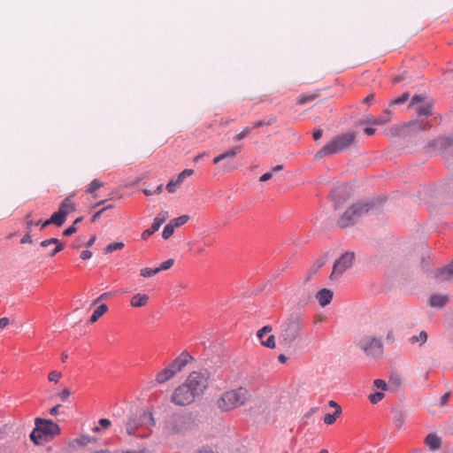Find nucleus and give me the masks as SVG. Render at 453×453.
<instances>
[{
    "label": "nucleus",
    "instance_id": "obj_27",
    "mask_svg": "<svg viewBox=\"0 0 453 453\" xmlns=\"http://www.w3.org/2000/svg\"><path fill=\"white\" fill-rule=\"evenodd\" d=\"M317 97H318V95H316V94L301 95L297 98V104L300 105H303L309 102L315 100Z\"/></svg>",
    "mask_w": 453,
    "mask_h": 453
},
{
    "label": "nucleus",
    "instance_id": "obj_32",
    "mask_svg": "<svg viewBox=\"0 0 453 453\" xmlns=\"http://www.w3.org/2000/svg\"><path fill=\"white\" fill-rule=\"evenodd\" d=\"M426 340L427 334L425 331H422L418 335H415L411 338V343L419 342L420 344H423L426 342Z\"/></svg>",
    "mask_w": 453,
    "mask_h": 453
},
{
    "label": "nucleus",
    "instance_id": "obj_53",
    "mask_svg": "<svg viewBox=\"0 0 453 453\" xmlns=\"http://www.w3.org/2000/svg\"><path fill=\"white\" fill-rule=\"evenodd\" d=\"M273 121H268L267 123H265V121L263 120H258V121H256L253 123V128H258L264 125H270Z\"/></svg>",
    "mask_w": 453,
    "mask_h": 453
},
{
    "label": "nucleus",
    "instance_id": "obj_24",
    "mask_svg": "<svg viewBox=\"0 0 453 453\" xmlns=\"http://www.w3.org/2000/svg\"><path fill=\"white\" fill-rule=\"evenodd\" d=\"M104 186V183L97 179L93 180L88 186L86 192L93 195L96 198L95 192Z\"/></svg>",
    "mask_w": 453,
    "mask_h": 453
},
{
    "label": "nucleus",
    "instance_id": "obj_62",
    "mask_svg": "<svg viewBox=\"0 0 453 453\" xmlns=\"http://www.w3.org/2000/svg\"><path fill=\"white\" fill-rule=\"evenodd\" d=\"M96 242V236H92L87 242V247H91Z\"/></svg>",
    "mask_w": 453,
    "mask_h": 453
},
{
    "label": "nucleus",
    "instance_id": "obj_49",
    "mask_svg": "<svg viewBox=\"0 0 453 453\" xmlns=\"http://www.w3.org/2000/svg\"><path fill=\"white\" fill-rule=\"evenodd\" d=\"M20 242L21 243H31L32 242L29 230H27V233L21 238Z\"/></svg>",
    "mask_w": 453,
    "mask_h": 453
},
{
    "label": "nucleus",
    "instance_id": "obj_56",
    "mask_svg": "<svg viewBox=\"0 0 453 453\" xmlns=\"http://www.w3.org/2000/svg\"><path fill=\"white\" fill-rule=\"evenodd\" d=\"M449 393H445L441 397V405L443 406L447 403V402L449 401Z\"/></svg>",
    "mask_w": 453,
    "mask_h": 453
},
{
    "label": "nucleus",
    "instance_id": "obj_54",
    "mask_svg": "<svg viewBox=\"0 0 453 453\" xmlns=\"http://www.w3.org/2000/svg\"><path fill=\"white\" fill-rule=\"evenodd\" d=\"M10 323V319L8 318H1L0 319V328L3 329L7 326Z\"/></svg>",
    "mask_w": 453,
    "mask_h": 453
},
{
    "label": "nucleus",
    "instance_id": "obj_46",
    "mask_svg": "<svg viewBox=\"0 0 453 453\" xmlns=\"http://www.w3.org/2000/svg\"><path fill=\"white\" fill-rule=\"evenodd\" d=\"M404 423L403 416L399 413L395 418V424L398 428H401Z\"/></svg>",
    "mask_w": 453,
    "mask_h": 453
},
{
    "label": "nucleus",
    "instance_id": "obj_25",
    "mask_svg": "<svg viewBox=\"0 0 453 453\" xmlns=\"http://www.w3.org/2000/svg\"><path fill=\"white\" fill-rule=\"evenodd\" d=\"M124 247H125V243L123 242H112V243L108 244L104 248V254H110V253H111L113 251L120 250Z\"/></svg>",
    "mask_w": 453,
    "mask_h": 453
},
{
    "label": "nucleus",
    "instance_id": "obj_11",
    "mask_svg": "<svg viewBox=\"0 0 453 453\" xmlns=\"http://www.w3.org/2000/svg\"><path fill=\"white\" fill-rule=\"evenodd\" d=\"M426 96L423 95L414 96L411 102V106H415L424 103L416 107V112L418 116H429L432 114V105L429 103H425Z\"/></svg>",
    "mask_w": 453,
    "mask_h": 453
},
{
    "label": "nucleus",
    "instance_id": "obj_5",
    "mask_svg": "<svg viewBox=\"0 0 453 453\" xmlns=\"http://www.w3.org/2000/svg\"><path fill=\"white\" fill-rule=\"evenodd\" d=\"M194 426V421L188 415L173 416L165 425L164 433L167 436L184 434Z\"/></svg>",
    "mask_w": 453,
    "mask_h": 453
},
{
    "label": "nucleus",
    "instance_id": "obj_6",
    "mask_svg": "<svg viewBox=\"0 0 453 453\" xmlns=\"http://www.w3.org/2000/svg\"><path fill=\"white\" fill-rule=\"evenodd\" d=\"M191 357L186 351L180 353L167 367L156 375V381L163 384L171 380L176 373L180 372L189 362Z\"/></svg>",
    "mask_w": 453,
    "mask_h": 453
},
{
    "label": "nucleus",
    "instance_id": "obj_41",
    "mask_svg": "<svg viewBox=\"0 0 453 453\" xmlns=\"http://www.w3.org/2000/svg\"><path fill=\"white\" fill-rule=\"evenodd\" d=\"M409 97H410V94L404 93L402 96H400L399 97L395 98L393 101V104H403L409 99Z\"/></svg>",
    "mask_w": 453,
    "mask_h": 453
},
{
    "label": "nucleus",
    "instance_id": "obj_28",
    "mask_svg": "<svg viewBox=\"0 0 453 453\" xmlns=\"http://www.w3.org/2000/svg\"><path fill=\"white\" fill-rule=\"evenodd\" d=\"M174 229H175V227H174L173 223L169 222L164 227V230H163V233H162V237L164 239H165V240L170 238L173 235V234L174 233Z\"/></svg>",
    "mask_w": 453,
    "mask_h": 453
},
{
    "label": "nucleus",
    "instance_id": "obj_22",
    "mask_svg": "<svg viewBox=\"0 0 453 453\" xmlns=\"http://www.w3.org/2000/svg\"><path fill=\"white\" fill-rule=\"evenodd\" d=\"M426 444L430 449L436 450L441 447V440L437 435L431 434L426 436Z\"/></svg>",
    "mask_w": 453,
    "mask_h": 453
},
{
    "label": "nucleus",
    "instance_id": "obj_34",
    "mask_svg": "<svg viewBox=\"0 0 453 453\" xmlns=\"http://www.w3.org/2000/svg\"><path fill=\"white\" fill-rule=\"evenodd\" d=\"M194 173V171L191 170V169H185L184 171H182L178 176L177 178L175 179L177 180V182L179 183H182L184 181V180L189 176H191L192 174Z\"/></svg>",
    "mask_w": 453,
    "mask_h": 453
},
{
    "label": "nucleus",
    "instance_id": "obj_16",
    "mask_svg": "<svg viewBox=\"0 0 453 453\" xmlns=\"http://www.w3.org/2000/svg\"><path fill=\"white\" fill-rule=\"evenodd\" d=\"M65 219L66 216H65L59 210H58V211L54 212L49 219L45 220L42 224V228H44L51 224L61 226L65 222Z\"/></svg>",
    "mask_w": 453,
    "mask_h": 453
},
{
    "label": "nucleus",
    "instance_id": "obj_36",
    "mask_svg": "<svg viewBox=\"0 0 453 453\" xmlns=\"http://www.w3.org/2000/svg\"><path fill=\"white\" fill-rule=\"evenodd\" d=\"M383 397H384V393H382V392H376V393L369 395V396H368L370 402L373 404H376L379 402H380L383 399Z\"/></svg>",
    "mask_w": 453,
    "mask_h": 453
},
{
    "label": "nucleus",
    "instance_id": "obj_33",
    "mask_svg": "<svg viewBox=\"0 0 453 453\" xmlns=\"http://www.w3.org/2000/svg\"><path fill=\"white\" fill-rule=\"evenodd\" d=\"M189 217L188 215H182L180 217L172 219L170 222L173 223L174 227H179L188 222Z\"/></svg>",
    "mask_w": 453,
    "mask_h": 453
},
{
    "label": "nucleus",
    "instance_id": "obj_30",
    "mask_svg": "<svg viewBox=\"0 0 453 453\" xmlns=\"http://www.w3.org/2000/svg\"><path fill=\"white\" fill-rule=\"evenodd\" d=\"M157 273H158V269L157 267L156 268L145 267V268H142L140 270L141 276H142L144 278L152 277V276L156 275Z\"/></svg>",
    "mask_w": 453,
    "mask_h": 453
},
{
    "label": "nucleus",
    "instance_id": "obj_55",
    "mask_svg": "<svg viewBox=\"0 0 453 453\" xmlns=\"http://www.w3.org/2000/svg\"><path fill=\"white\" fill-rule=\"evenodd\" d=\"M273 177V172H268L260 177V181H266Z\"/></svg>",
    "mask_w": 453,
    "mask_h": 453
},
{
    "label": "nucleus",
    "instance_id": "obj_3",
    "mask_svg": "<svg viewBox=\"0 0 453 453\" xmlns=\"http://www.w3.org/2000/svg\"><path fill=\"white\" fill-rule=\"evenodd\" d=\"M304 322L300 315L293 314L280 326L279 334L280 342L289 345L299 338L303 333Z\"/></svg>",
    "mask_w": 453,
    "mask_h": 453
},
{
    "label": "nucleus",
    "instance_id": "obj_15",
    "mask_svg": "<svg viewBox=\"0 0 453 453\" xmlns=\"http://www.w3.org/2000/svg\"><path fill=\"white\" fill-rule=\"evenodd\" d=\"M334 293L328 288H322L316 295V299L321 307H325L329 304L333 299Z\"/></svg>",
    "mask_w": 453,
    "mask_h": 453
},
{
    "label": "nucleus",
    "instance_id": "obj_61",
    "mask_svg": "<svg viewBox=\"0 0 453 453\" xmlns=\"http://www.w3.org/2000/svg\"><path fill=\"white\" fill-rule=\"evenodd\" d=\"M365 133L367 135H372V134H374V133H375V129H374V128H372V127H366V128L365 129Z\"/></svg>",
    "mask_w": 453,
    "mask_h": 453
},
{
    "label": "nucleus",
    "instance_id": "obj_58",
    "mask_svg": "<svg viewBox=\"0 0 453 453\" xmlns=\"http://www.w3.org/2000/svg\"><path fill=\"white\" fill-rule=\"evenodd\" d=\"M233 121H234V119H221L219 121V125L222 127H226V126H228Z\"/></svg>",
    "mask_w": 453,
    "mask_h": 453
},
{
    "label": "nucleus",
    "instance_id": "obj_47",
    "mask_svg": "<svg viewBox=\"0 0 453 453\" xmlns=\"http://www.w3.org/2000/svg\"><path fill=\"white\" fill-rule=\"evenodd\" d=\"M404 128L405 127L403 126L393 127H391L392 134L393 135H399V134H401L403 132Z\"/></svg>",
    "mask_w": 453,
    "mask_h": 453
},
{
    "label": "nucleus",
    "instance_id": "obj_14",
    "mask_svg": "<svg viewBox=\"0 0 453 453\" xmlns=\"http://www.w3.org/2000/svg\"><path fill=\"white\" fill-rule=\"evenodd\" d=\"M40 245L42 247V248H47L50 245H55V247L53 248V250H50L49 251V257H54L56 254H58V252H60L63 249H64V246L63 244L59 242L58 239L57 238H50V239H48V240H44L42 241Z\"/></svg>",
    "mask_w": 453,
    "mask_h": 453
},
{
    "label": "nucleus",
    "instance_id": "obj_43",
    "mask_svg": "<svg viewBox=\"0 0 453 453\" xmlns=\"http://www.w3.org/2000/svg\"><path fill=\"white\" fill-rule=\"evenodd\" d=\"M71 395V392L68 388H64L58 396L62 402H66Z\"/></svg>",
    "mask_w": 453,
    "mask_h": 453
},
{
    "label": "nucleus",
    "instance_id": "obj_64",
    "mask_svg": "<svg viewBox=\"0 0 453 453\" xmlns=\"http://www.w3.org/2000/svg\"><path fill=\"white\" fill-rule=\"evenodd\" d=\"M100 216H101V211H97V212H96V213L93 215V217H92V219H91V221H92V222H95L96 220H97V219H99V217H100Z\"/></svg>",
    "mask_w": 453,
    "mask_h": 453
},
{
    "label": "nucleus",
    "instance_id": "obj_39",
    "mask_svg": "<svg viewBox=\"0 0 453 453\" xmlns=\"http://www.w3.org/2000/svg\"><path fill=\"white\" fill-rule=\"evenodd\" d=\"M373 385L376 388L380 389L382 391L388 390V385L385 380L377 379L373 381Z\"/></svg>",
    "mask_w": 453,
    "mask_h": 453
},
{
    "label": "nucleus",
    "instance_id": "obj_8",
    "mask_svg": "<svg viewBox=\"0 0 453 453\" xmlns=\"http://www.w3.org/2000/svg\"><path fill=\"white\" fill-rule=\"evenodd\" d=\"M37 434H42L47 438H52L60 434L59 426L50 419L35 418V428L30 434V439L35 440Z\"/></svg>",
    "mask_w": 453,
    "mask_h": 453
},
{
    "label": "nucleus",
    "instance_id": "obj_12",
    "mask_svg": "<svg viewBox=\"0 0 453 453\" xmlns=\"http://www.w3.org/2000/svg\"><path fill=\"white\" fill-rule=\"evenodd\" d=\"M169 218L168 211H160L157 217L154 219L152 226L150 228L144 230L142 234V238L143 240H147L151 234L157 232L162 224Z\"/></svg>",
    "mask_w": 453,
    "mask_h": 453
},
{
    "label": "nucleus",
    "instance_id": "obj_40",
    "mask_svg": "<svg viewBox=\"0 0 453 453\" xmlns=\"http://www.w3.org/2000/svg\"><path fill=\"white\" fill-rule=\"evenodd\" d=\"M173 259L169 258L166 261L163 262L157 268L158 269V273H160L161 271L167 270V269L171 268L173 266Z\"/></svg>",
    "mask_w": 453,
    "mask_h": 453
},
{
    "label": "nucleus",
    "instance_id": "obj_35",
    "mask_svg": "<svg viewBox=\"0 0 453 453\" xmlns=\"http://www.w3.org/2000/svg\"><path fill=\"white\" fill-rule=\"evenodd\" d=\"M61 378H62V372L56 371V370L51 371L48 374V380L54 383H58Z\"/></svg>",
    "mask_w": 453,
    "mask_h": 453
},
{
    "label": "nucleus",
    "instance_id": "obj_52",
    "mask_svg": "<svg viewBox=\"0 0 453 453\" xmlns=\"http://www.w3.org/2000/svg\"><path fill=\"white\" fill-rule=\"evenodd\" d=\"M111 296V293H109V292H106V293L102 294V295H101L100 296H98L96 300H94L93 304L97 303H98L99 301H101V300L106 299V298H107L108 296Z\"/></svg>",
    "mask_w": 453,
    "mask_h": 453
},
{
    "label": "nucleus",
    "instance_id": "obj_42",
    "mask_svg": "<svg viewBox=\"0 0 453 453\" xmlns=\"http://www.w3.org/2000/svg\"><path fill=\"white\" fill-rule=\"evenodd\" d=\"M136 427V423L134 420H129L126 425L127 433L128 434H134V429Z\"/></svg>",
    "mask_w": 453,
    "mask_h": 453
},
{
    "label": "nucleus",
    "instance_id": "obj_57",
    "mask_svg": "<svg viewBox=\"0 0 453 453\" xmlns=\"http://www.w3.org/2000/svg\"><path fill=\"white\" fill-rule=\"evenodd\" d=\"M60 406H61L60 404H57L56 406L52 407L50 410V414L51 416H56L58 413V410H59Z\"/></svg>",
    "mask_w": 453,
    "mask_h": 453
},
{
    "label": "nucleus",
    "instance_id": "obj_13",
    "mask_svg": "<svg viewBox=\"0 0 453 453\" xmlns=\"http://www.w3.org/2000/svg\"><path fill=\"white\" fill-rule=\"evenodd\" d=\"M272 326H265L257 331V338L260 340L261 344L264 347L269 349H274L276 346L275 337L273 334L267 336V339H265V334H270L272 332Z\"/></svg>",
    "mask_w": 453,
    "mask_h": 453
},
{
    "label": "nucleus",
    "instance_id": "obj_17",
    "mask_svg": "<svg viewBox=\"0 0 453 453\" xmlns=\"http://www.w3.org/2000/svg\"><path fill=\"white\" fill-rule=\"evenodd\" d=\"M149 300V295L137 293L131 297L130 305L134 308H142L148 304Z\"/></svg>",
    "mask_w": 453,
    "mask_h": 453
},
{
    "label": "nucleus",
    "instance_id": "obj_18",
    "mask_svg": "<svg viewBox=\"0 0 453 453\" xmlns=\"http://www.w3.org/2000/svg\"><path fill=\"white\" fill-rule=\"evenodd\" d=\"M452 277H453V261L449 265L439 269L435 274V279L439 281L449 280Z\"/></svg>",
    "mask_w": 453,
    "mask_h": 453
},
{
    "label": "nucleus",
    "instance_id": "obj_20",
    "mask_svg": "<svg viewBox=\"0 0 453 453\" xmlns=\"http://www.w3.org/2000/svg\"><path fill=\"white\" fill-rule=\"evenodd\" d=\"M241 151H242V146L241 145H237V146L232 147L231 149H229L226 152H224V153L215 157L213 158V163L214 164H219V162H221L222 160H224L226 158L234 157L237 154H239Z\"/></svg>",
    "mask_w": 453,
    "mask_h": 453
},
{
    "label": "nucleus",
    "instance_id": "obj_60",
    "mask_svg": "<svg viewBox=\"0 0 453 453\" xmlns=\"http://www.w3.org/2000/svg\"><path fill=\"white\" fill-rule=\"evenodd\" d=\"M278 360H279L280 363L285 364L287 362V360H288V357L284 354H280L278 356Z\"/></svg>",
    "mask_w": 453,
    "mask_h": 453
},
{
    "label": "nucleus",
    "instance_id": "obj_7",
    "mask_svg": "<svg viewBox=\"0 0 453 453\" xmlns=\"http://www.w3.org/2000/svg\"><path fill=\"white\" fill-rule=\"evenodd\" d=\"M371 205L366 203H357L349 207L341 217L338 224L341 227H347L355 224L359 218L368 213Z\"/></svg>",
    "mask_w": 453,
    "mask_h": 453
},
{
    "label": "nucleus",
    "instance_id": "obj_23",
    "mask_svg": "<svg viewBox=\"0 0 453 453\" xmlns=\"http://www.w3.org/2000/svg\"><path fill=\"white\" fill-rule=\"evenodd\" d=\"M108 311V307L106 304H100L93 312L90 317V323L96 322L103 315H104Z\"/></svg>",
    "mask_w": 453,
    "mask_h": 453
},
{
    "label": "nucleus",
    "instance_id": "obj_21",
    "mask_svg": "<svg viewBox=\"0 0 453 453\" xmlns=\"http://www.w3.org/2000/svg\"><path fill=\"white\" fill-rule=\"evenodd\" d=\"M448 300L449 298L447 296L434 295L429 299V305L434 308H441L447 303Z\"/></svg>",
    "mask_w": 453,
    "mask_h": 453
},
{
    "label": "nucleus",
    "instance_id": "obj_2",
    "mask_svg": "<svg viewBox=\"0 0 453 453\" xmlns=\"http://www.w3.org/2000/svg\"><path fill=\"white\" fill-rule=\"evenodd\" d=\"M251 395L245 387H238L222 393L216 402L219 410L228 412L234 409L246 405L250 400Z\"/></svg>",
    "mask_w": 453,
    "mask_h": 453
},
{
    "label": "nucleus",
    "instance_id": "obj_51",
    "mask_svg": "<svg viewBox=\"0 0 453 453\" xmlns=\"http://www.w3.org/2000/svg\"><path fill=\"white\" fill-rule=\"evenodd\" d=\"M92 257V252L89 250H84L81 254V258L83 260L88 259Z\"/></svg>",
    "mask_w": 453,
    "mask_h": 453
},
{
    "label": "nucleus",
    "instance_id": "obj_9",
    "mask_svg": "<svg viewBox=\"0 0 453 453\" xmlns=\"http://www.w3.org/2000/svg\"><path fill=\"white\" fill-rule=\"evenodd\" d=\"M355 255L352 252L344 253L338 260L334 264L333 272L330 278L334 279L341 276L347 269L350 268L353 265Z\"/></svg>",
    "mask_w": 453,
    "mask_h": 453
},
{
    "label": "nucleus",
    "instance_id": "obj_45",
    "mask_svg": "<svg viewBox=\"0 0 453 453\" xmlns=\"http://www.w3.org/2000/svg\"><path fill=\"white\" fill-rule=\"evenodd\" d=\"M30 214L27 215L26 217V224L27 230L31 231V227L33 226H38L41 224V221L34 222L33 220L29 219Z\"/></svg>",
    "mask_w": 453,
    "mask_h": 453
},
{
    "label": "nucleus",
    "instance_id": "obj_38",
    "mask_svg": "<svg viewBox=\"0 0 453 453\" xmlns=\"http://www.w3.org/2000/svg\"><path fill=\"white\" fill-rule=\"evenodd\" d=\"M163 190V184L158 185L154 190L144 188L143 194L147 196L160 194Z\"/></svg>",
    "mask_w": 453,
    "mask_h": 453
},
{
    "label": "nucleus",
    "instance_id": "obj_50",
    "mask_svg": "<svg viewBox=\"0 0 453 453\" xmlns=\"http://www.w3.org/2000/svg\"><path fill=\"white\" fill-rule=\"evenodd\" d=\"M100 426H102L104 428H108L111 426V421L108 418H101L99 420Z\"/></svg>",
    "mask_w": 453,
    "mask_h": 453
},
{
    "label": "nucleus",
    "instance_id": "obj_10",
    "mask_svg": "<svg viewBox=\"0 0 453 453\" xmlns=\"http://www.w3.org/2000/svg\"><path fill=\"white\" fill-rule=\"evenodd\" d=\"M359 347L369 356L378 357L382 353L381 341L376 337H365L359 342Z\"/></svg>",
    "mask_w": 453,
    "mask_h": 453
},
{
    "label": "nucleus",
    "instance_id": "obj_63",
    "mask_svg": "<svg viewBox=\"0 0 453 453\" xmlns=\"http://www.w3.org/2000/svg\"><path fill=\"white\" fill-rule=\"evenodd\" d=\"M373 95H369L364 99V103L370 104L373 100Z\"/></svg>",
    "mask_w": 453,
    "mask_h": 453
},
{
    "label": "nucleus",
    "instance_id": "obj_48",
    "mask_svg": "<svg viewBox=\"0 0 453 453\" xmlns=\"http://www.w3.org/2000/svg\"><path fill=\"white\" fill-rule=\"evenodd\" d=\"M76 230L77 229H76L75 225L73 224L71 226H69L68 228H66L64 231L63 234L65 235V236H69V235L74 234L76 232Z\"/></svg>",
    "mask_w": 453,
    "mask_h": 453
},
{
    "label": "nucleus",
    "instance_id": "obj_31",
    "mask_svg": "<svg viewBox=\"0 0 453 453\" xmlns=\"http://www.w3.org/2000/svg\"><path fill=\"white\" fill-rule=\"evenodd\" d=\"M367 121L369 123H372L374 125H384L389 121V117L388 116L380 117V118L367 117Z\"/></svg>",
    "mask_w": 453,
    "mask_h": 453
},
{
    "label": "nucleus",
    "instance_id": "obj_1",
    "mask_svg": "<svg viewBox=\"0 0 453 453\" xmlns=\"http://www.w3.org/2000/svg\"><path fill=\"white\" fill-rule=\"evenodd\" d=\"M209 386L207 372H192L186 380L174 389L171 402L178 406H188L202 396Z\"/></svg>",
    "mask_w": 453,
    "mask_h": 453
},
{
    "label": "nucleus",
    "instance_id": "obj_4",
    "mask_svg": "<svg viewBox=\"0 0 453 453\" xmlns=\"http://www.w3.org/2000/svg\"><path fill=\"white\" fill-rule=\"evenodd\" d=\"M355 138L354 133H346L335 136L317 152L315 158L320 159L323 157L346 150L354 144Z\"/></svg>",
    "mask_w": 453,
    "mask_h": 453
},
{
    "label": "nucleus",
    "instance_id": "obj_26",
    "mask_svg": "<svg viewBox=\"0 0 453 453\" xmlns=\"http://www.w3.org/2000/svg\"><path fill=\"white\" fill-rule=\"evenodd\" d=\"M341 412H342V410L340 407H338V409H336L334 413L326 414L324 417V422L327 425L334 424L336 420V418L341 414Z\"/></svg>",
    "mask_w": 453,
    "mask_h": 453
},
{
    "label": "nucleus",
    "instance_id": "obj_44",
    "mask_svg": "<svg viewBox=\"0 0 453 453\" xmlns=\"http://www.w3.org/2000/svg\"><path fill=\"white\" fill-rule=\"evenodd\" d=\"M35 444L40 445L42 444L44 441H48V438L46 435L42 434H37L35 440H32Z\"/></svg>",
    "mask_w": 453,
    "mask_h": 453
},
{
    "label": "nucleus",
    "instance_id": "obj_19",
    "mask_svg": "<svg viewBox=\"0 0 453 453\" xmlns=\"http://www.w3.org/2000/svg\"><path fill=\"white\" fill-rule=\"evenodd\" d=\"M58 210L67 217L68 214L76 210L75 203L73 201V196H69L65 198L60 203Z\"/></svg>",
    "mask_w": 453,
    "mask_h": 453
},
{
    "label": "nucleus",
    "instance_id": "obj_37",
    "mask_svg": "<svg viewBox=\"0 0 453 453\" xmlns=\"http://www.w3.org/2000/svg\"><path fill=\"white\" fill-rule=\"evenodd\" d=\"M180 186V183L177 182L176 180H171L167 185H166V189L169 193H174L177 188Z\"/></svg>",
    "mask_w": 453,
    "mask_h": 453
},
{
    "label": "nucleus",
    "instance_id": "obj_59",
    "mask_svg": "<svg viewBox=\"0 0 453 453\" xmlns=\"http://www.w3.org/2000/svg\"><path fill=\"white\" fill-rule=\"evenodd\" d=\"M322 134H323V131L321 129L315 131L313 134L314 140L315 141L319 140L322 137Z\"/></svg>",
    "mask_w": 453,
    "mask_h": 453
},
{
    "label": "nucleus",
    "instance_id": "obj_29",
    "mask_svg": "<svg viewBox=\"0 0 453 453\" xmlns=\"http://www.w3.org/2000/svg\"><path fill=\"white\" fill-rule=\"evenodd\" d=\"M252 128L250 127H244L240 133H237L234 136V142H239L244 138H246L251 132Z\"/></svg>",
    "mask_w": 453,
    "mask_h": 453
}]
</instances>
